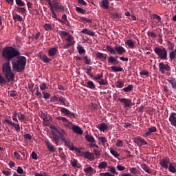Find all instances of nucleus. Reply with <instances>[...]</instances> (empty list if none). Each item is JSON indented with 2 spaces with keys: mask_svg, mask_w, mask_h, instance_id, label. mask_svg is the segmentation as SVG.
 <instances>
[{
  "mask_svg": "<svg viewBox=\"0 0 176 176\" xmlns=\"http://www.w3.org/2000/svg\"><path fill=\"white\" fill-rule=\"evenodd\" d=\"M56 119H57V120H61L64 123H68V122H69L68 120V119H67L65 117L58 116V117L56 118Z\"/></svg>",
  "mask_w": 176,
  "mask_h": 176,
  "instance_id": "nucleus-52",
  "label": "nucleus"
},
{
  "mask_svg": "<svg viewBox=\"0 0 176 176\" xmlns=\"http://www.w3.org/2000/svg\"><path fill=\"white\" fill-rule=\"evenodd\" d=\"M66 42H69V43H74V36L71 34L68 36L67 38H65Z\"/></svg>",
  "mask_w": 176,
  "mask_h": 176,
  "instance_id": "nucleus-54",
  "label": "nucleus"
},
{
  "mask_svg": "<svg viewBox=\"0 0 176 176\" xmlns=\"http://www.w3.org/2000/svg\"><path fill=\"white\" fill-rule=\"evenodd\" d=\"M130 174H133V175H137L138 174V169L135 167H132L129 168Z\"/></svg>",
  "mask_w": 176,
  "mask_h": 176,
  "instance_id": "nucleus-38",
  "label": "nucleus"
},
{
  "mask_svg": "<svg viewBox=\"0 0 176 176\" xmlns=\"http://www.w3.org/2000/svg\"><path fill=\"white\" fill-rule=\"evenodd\" d=\"M83 58L85 60V64L87 65H90V64H91V59L89 58V56H87V55L84 56Z\"/></svg>",
  "mask_w": 176,
  "mask_h": 176,
  "instance_id": "nucleus-45",
  "label": "nucleus"
},
{
  "mask_svg": "<svg viewBox=\"0 0 176 176\" xmlns=\"http://www.w3.org/2000/svg\"><path fill=\"white\" fill-rule=\"evenodd\" d=\"M176 57V53L174 51H172L169 53V58L170 60H174Z\"/></svg>",
  "mask_w": 176,
  "mask_h": 176,
  "instance_id": "nucleus-58",
  "label": "nucleus"
},
{
  "mask_svg": "<svg viewBox=\"0 0 176 176\" xmlns=\"http://www.w3.org/2000/svg\"><path fill=\"white\" fill-rule=\"evenodd\" d=\"M108 63L109 64H114L115 65H118V64H119V60H118V56L116 57L112 56H109L108 58Z\"/></svg>",
  "mask_w": 176,
  "mask_h": 176,
  "instance_id": "nucleus-17",
  "label": "nucleus"
},
{
  "mask_svg": "<svg viewBox=\"0 0 176 176\" xmlns=\"http://www.w3.org/2000/svg\"><path fill=\"white\" fill-rule=\"evenodd\" d=\"M80 32L81 34H85V35H89V36H94L96 35V32L89 30L87 28L83 29Z\"/></svg>",
  "mask_w": 176,
  "mask_h": 176,
  "instance_id": "nucleus-18",
  "label": "nucleus"
},
{
  "mask_svg": "<svg viewBox=\"0 0 176 176\" xmlns=\"http://www.w3.org/2000/svg\"><path fill=\"white\" fill-rule=\"evenodd\" d=\"M140 166L142 168V170L145 171V173H147L148 174H152V170H151V168H149V167L146 166V164H142L140 165Z\"/></svg>",
  "mask_w": 176,
  "mask_h": 176,
  "instance_id": "nucleus-25",
  "label": "nucleus"
},
{
  "mask_svg": "<svg viewBox=\"0 0 176 176\" xmlns=\"http://www.w3.org/2000/svg\"><path fill=\"white\" fill-rule=\"evenodd\" d=\"M16 9V12H18V13H21V14H24V13L27 12V9H25V8L24 7L17 6Z\"/></svg>",
  "mask_w": 176,
  "mask_h": 176,
  "instance_id": "nucleus-27",
  "label": "nucleus"
},
{
  "mask_svg": "<svg viewBox=\"0 0 176 176\" xmlns=\"http://www.w3.org/2000/svg\"><path fill=\"white\" fill-rule=\"evenodd\" d=\"M147 35L148 36H151V38H157V36L156 33L153 32H148Z\"/></svg>",
  "mask_w": 176,
  "mask_h": 176,
  "instance_id": "nucleus-63",
  "label": "nucleus"
},
{
  "mask_svg": "<svg viewBox=\"0 0 176 176\" xmlns=\"http://www.w3.org/2000/svg\"><path fill=\"white\" fill-rule=\"evenodd\" d=\"M70 163L72 167H74V168H80V167H82V166L78 162V160L76 159H74L70 162Z\"/></svg>",
  "mask_w": 176,
  "mask_h": 176,
  "instance_id": "nucleus-21",
  "label": "nucleus"
},
{
  "mask_svg": "<svg viewBox=\"0 0 176 176\" xmlns=\"http://www.w3.org/2000/svg\"><path fill=\"white\" fill-rule=\"evenodd\" d=\"M52 133L54 141H58V140H60V135H61V132L58 131V129L55 128Z\"/></svg>",
  "mask_w": 176,
  "mask_h": 176,
  "instance_id": "nucleus-15",
  "label": "nucleus"
},
{
  "mask_svg": "<svg viewBox=\"0 0 176 176\" xmlns=\"http://www.w3.org/2000/svg\"><path fill=\"white\" fill-rule=\"evenodd\" d=\"M167 46H168V50H170V52H173V50H174L175 44L171 41H167Z\"/></svg>",
  "mask_w": 176,
  "mask_h": 176,
  "instance_id": "nucleus-34",
  "label": "nucleus"
},
{
  "mask_svg": "<svg viewBox=\"0 0 176 176\" xmlns=\"http://www.w3.org/2000/svg\"><path fill=\"white\" fill-rule=\"evenodd\" d=\"M111 69L112 71H113V72H123V69L121 67L111 66Z\"/></svg>",
  "mask_w": 176,
  "mask_h": 176,
  "instance_id": "nucleus-33",
  "label": "nucleus"
},
{
  "mask_svg": "<svg viewBox=\"0 0 176 176\" xmlns=\"http://www.w3.org/2000/svg\"><path fill=\"white\" fill-rule=\"evenodd\" d=\"M76 10L78 13H81V14H85L86 13V10H85L83 8H81L80 7H76Z\"/></svg>",
  "mask_w": 176,
  "mask_h": 176,
  "instance_id": "nucleus-51",
  "label": "nucleus"
},
{
  "mask_svg": "<svg viewBox=\"0 0 176 176\" xmlns=\"http://www.w3.org/2000/svg\"><path fill=\"white\" fill-rule=\"evenodd\" d=\"M98 83H99L100 86H102V85L107 86L108 85V81L104 79H101L100 81H98Z\"/></svg>",
  "mask_w": 176,
  "mask_h": 176,
  "instance_id": "nucleus-53",
  "label": "nucleus"
},
{
  "mask_svg": "<svg viewBox=\"0 0 176 176\" xmlns=\"http://www.w3.org/2000/svg\"><path fill=\"white\" fill-rule=\"evenodd\" d=\"M80 21H82V23H84V24L86 23H93V19H87L85 16H80Z\"/></svg>",
  "mask_w": 176,
  "mask_h": 176,
  "instance_id": "nucleus-29",
  "label": "nucleus"
},
{
  "mask_svg": "<svg viewBox=\"0 0 176 176\" xmlns=\"http://www.w3.org/2000/svg\"><path fill=\"white\" fill-rule=\"evenodd\" d=\"M77 50L78 51L79 54H83V53H85V52H86V50H85L83 46H82L80 45H78Z\"/></svg>",
  "mask_w": 176,
  "mask_h": 176,
  "instance_id": "nucleus-39",
  "label": "nucleus"
},
{
  "mask_svg": "<svg viewBox=\"0 0 176 176\" xmlns=\"http://www.w3.org/2000/svg\"><path fill=\"white\" fill-rule=\"evenodd\" d=\"M126 45L129 46V47H134V42L131 39H129L126 41Z\"/></svg>",
  "mask_w": 176,
  "mask_h": 176,
  "instance_id": "nucleus-49",
  "label": "nucleus"
},
{
  "mask_svg": "<svg viewBox=\"0 0 176 176\" xmlns=\"http://www.w3.org/2000/svg\"><path fill=\"white\" fill-rule=\"evenodd\" d=\"M15 2L16 5L19 7L25 6V3H24V1H23L22 0H15Z\"/></svg>",
  "mask_w": 176,
  "mask_h": 176,
  "instance_id": "nucleus-46",
  "label": "nucleus"
},
{
  "mask_svg": "<svg viewBox=\"0 0 176 176\" xmlns=\"http://www.w3.org/2000/svg\"><path fill=\"white\" fill-rule=\"evenodd\" d=\"M157 131V129L156 126H152L148 129V131L143 134V137H149L151 133H156Z\"/></svg>",
  "mask_w": 176,
  "mask_h": 176,
  "instance_id": "nucleus-14",
  "label": "nucleus"
},
{
  "mask_svg": "<svg viewBox=\"0 0 176 176\" xmlns=\"http://www.w3.org/2000/svg\"><path fill=\"white\" fill-rule=\"evenodd\" d=\"M98 129L100 130V131H105L108 129V126L105 123H101L99 126H98Z\"/></svg>",
  "mask_w": 176,
  "mask_h": 176,
  "instance_id": "nucleus-32",
  "label": "nucleus"
},
{
  "mask_svg": "<svg viewBox=\"0 0 176 176\" xmlns=\"http://www.w3.org/2000/svg\"><path fill=\"white\" fill-rule=\"evenodd\" d=\"M45 144H46L47 148L50 151V152H54V151H56V148L54 147V145L52 144V143H50V142L47 141V142H45Z\"/></svg>",
  "mask_w": 176,
  "mask_h": 176,
  "instance_id": "nucleus-24",
  "label": "nucleus"
},
{
  "mask_svg": "<svg viewBox=\"0 0 176 176\" xmlns=\"http://www.w3.org/2000/svg\"><path fill=\"white\" fill-rule=\"evenodd\" d=\"M116 87H117V89H122V87H124V82H123L122 80L119 79L116 82Z\"/></svg>",
  "mask_w": 176,
  "mask_h": 176,
  "instance_id": "nucleus-28",
  "label": "nucleus"
},
{
  "mask_svg": "<svg viewBox=\"0 0 176 176\" xmlns=\"http://www.w3.org/2000/svg\"><path fill=\"white\" fill-rule=\"evenodd\" d=\"M171 67L168 64H164V63L162 62L159 63V71L161 74H166V71H170Z\"/></svg>",
  "mask_w": 176,
  "mask_h": 176,
  "instance_id": "nucleus-6",
  "label": "nucleus"
},
{
  "mask_svg": "<svg viewBox=\"0 0 176 176\" xmlns=\"http://www.w3.org/2000/svg\"><path fill=\"white\" fill-rule=\"evenodd\" d=\"M52 7L53 10H55V12H57L58 13H63V12L67 10L65 6L61 5V3H58L54 0L52 3Z\"/></svg>",
  "mask_w": 176,
  "mask_h": 176,
  "instance_id": "nucleus-5",
  "label": "nucleus"
},
{
  "mask_svg": "<svg viewBox=\"0 0 176 176\" xmlns=\"http://www.w3.org/2000/svg\"><path fill=\"white\" fill-rule=\"evenodd\" d=\"M16 60H12L11 64L12 65V69H14L16 72H23L25 69V65H27V58L25 56H20Z\"/></svg>",
  "mask_w": 176,
  "mask_h": 176,
  "instance_id": "nucleus-2",
  "label": "nucleus"
},
{
  "mask_svg": "<svg viewBox=\"0 0 176 176\" xmlns=\"http://www.w3.org/2000/svg\"><path fill=\"white\" fill-rule=\"evenodd\" d=\"M133 90H134V85H129L126 87L122 89V91H124V93H131Z\"/></svg>",
  "mask_w": 176,
  "mask_h": 176,
  "instance_id": "nucleus-23",
  "label": "nucleus"
},
{
  "mask_svg": "<svg viewBox=\"0 0 176 176\" xmlns=\"http://www.w3.org/2000/svg\"><path fill=\"white\" fill-rule=\"evenodd\" d=\"M61 113H63L65 116H68V113H69V110L65 107H61L60 109Z\"/></svg>",
  "mask_w": 176,
  "mask_h": 176,
  "instance_id": "nucleus-48",
  "label": "nucleus"
},
{
  "mask_svg": "<svg viewBox=\"0 0 176 176\" xmlns=\"http://www.w3.org/2000/svg\"><path fill=\"white\" fill-rule=\"evenodd\" d=\"M57 52H58L57 48L52 47L48 51V56L50 57H53L54 56H56V54H57Z\"/></svg>",
  "mask_w": 176,
  "mask_h": 176,
  "instance_id": "nucleus-20",
  "label": "nucleus"
},
{
  "mask_svg": "<svg viewBox=\"0 0 176 176\" xmlns=\"http://www.w3.org/2000/svg\"><path fill=\"white\" fill-rule=\"evenodd\" d=\"M43 28H44V30H45V31L52 30V24H50V23H45L43 25Z\"/></svg>",
  "mask_w": 176,
  "mask_h": 176,
  "instance_id": "nucleus-43",
  "label": "nucleus"
},
{
  "mask_svg": "<svg viewBox=\"0 0 176 176\" xmlns=\"http://www.w3.org/2000/svg\"><path fill=\"white\" fill-rule=\"evenodd\" d=\"M13 20L15 21H19L21 22L23 21V16L16 14L15 15H13Z\"/></svg>",
  "mask_w": 176,
  "mask_h": 176,
  "instance_id": "nucleus-36",
  "label": "nucleus"
},
{
  "mask_svg": "<svg viewBox=\"0 0 176 176\" xmlns=\"http://www.w3.org/2000/svg\"><path fill=\"white\" fill-rule=\"evenodd\" d=\"M168 170L170 173H175L176 171L175 167L171 163L169 164Z\"/></svg>",
  "mask_w": 176,
  "mask_h": 176,
  "instance_id": "nucleus-55",
  "label": "nucleus"
},
{
  "mask_svg": "<svg viewBox=\"0 0 176 176\" xmlns=\"http://www.w3.org/2000/svg\"><path fill=\"white\" fill-rule=\"evenodd\" d=\"M154 53H155L160 60H167L168 52L166 47H155L154 48Z\"/></svg>",
  "mask_w": 176,
  "mask_h": 176,
  "instance_id": "nucleus-4",
  "label": "nucleus"
},
{
  "mask_svg": "<svg viewBox=\"0 0 176 176\" xmlns=\"http://www.w3.org/2000/svg\"><path fill=\"white\" fill-rule=\"evenodd\" d=\"M102 6L104 9H109V1L108 0H102Z\"/></svg>",
  "mask_w": 176,
  "mask_h": 176,
  "instance_id": "nucleus-35",
  "label": "nucleus"
},
{
  "mask_svg": "<svg viewBox=\"0 0 176 176\" xmlns=\"http://www.w3.org/2000/svg\"><path fill=\"white\" fill-rule=\"evenodd\" d=\"M38 56L43 63H45V64H48V63L52 61V59L49 58L46 54L42 52H39Z\"/></svg>",
  "mask_w": 176,
  "mask_h": 176,
  "instance_id": "nucleus-8",
  "label": "nucleus"
},
{
  "mask_svg": "<svg viewBox=\"0 0 176 176\" xmlns=\"http://www.w3.org/2000/svg\"><path fill=\"white\" fill-rule=\"evenodd\" d=\"M8 94H10V97H16L17 96V91L15 90H12L8 91Z\"/></svg>",
  "mask_w": 176,
  "mask_h": 176,
  "instance_id": "nucleus-60",
  "label": "nucleus"
},
{
  "mask_svg": "<svg viewBox=\"0 0 176 176\" xmlns=\"http://www.w3.org/2000/svg\"><path fill=\"white\" fill-rule=\"evenodd\" d=\"M91 69H93V67L91 66H87V68L85 69L87 75H89L90 78H94V75L93 74L90 73L91 72Z\"/></svg>",
  "mask_w": 176,
  "mask_h": 176,
  "instance_id": "nucleus-31",
  "label": "nucleus"
},
{
  "mask_svg": "<svg viewBox=\"0 0 176 176\" xmlns=\"http://www.w3.org/2000/svg\"><path fill=\"white\" fill-rule=\"evenodd\" d=\"M110 153L111 155H113V156H114V157H119V156H120V154L113 149L110 150Z\"/></svg>",
  "mask_w": 176,
  "mask_h": 176,
  "instance_id": "nucleus-50",
  "label": "nucleus"
},
{
  "mask_svg": "<svg viewBox=\"0 0 176 176\" xmlns=\"http://www.w3.org/2000/svg\"><path fill=\"white\" fill-rule=\"evenodd\" d=\"M87 87H88V89H91V90H95L96 85L94 84V82H93V81H88L87 82Z\"/></svg>",
  "mask_w": 176,
  "mask_h": 176,
  "instance_id": "nucleus-30",
  "label": "nucleus"
},
{
  "mask_svg": "<svg viewBox=\"0 0 176 176\" xmlns=\"http://www.w3.org/2000/svg\"><path fill=\"white\" fill-rule=\"evenodd\" d=\"M48 5L50 6V12L52 13V17H53V19H57V14H56L54 10H53V7L52 6V4H48Z\"/></svg>",
  "mask_w": 176,
  "mask_h": 176,
  "instance_id": "nucleus-42",
  "label": "nucleus"
},
{
  "mask_svg": "<svg viewBox=\"0 0 176 176\" xmlns=\"http://www.w3.org/2000/svg\"><path fill=\"white\" fill-rule=\"evenodd\" d=\"M94 169L91 166H89L87 168L84 169V172L86 174H90V173H94Z\"/></svg>",
  "mask_w": 176,
  "mask_h": 176,
  "instance_id": "nucleus-44",
  "label": "nucleus"
},
{
  "mask_svg": "<svg viewBox=\"0 0 176 176\" xmlns=\"http://www.w3.org/2000/svg\"><path fill=\"white\" fill-rule=\"evenodd\" d=\"M85 138L88 142H96V139L91 135H85Z\"/></svg>",
  "mask_w": 176,
  "mask_h": 176,
  "instance_id": "nucleus-26",
  "label": "nucleus"
},
{
  "mask_svg": "<svg viewBox=\"0 0 176 176\" xmlns=\"http://www.w3.org/2000/svg\"><path fill=\"white\" fill-rule=\"evenodd\" d=\"M58 101L60 102H62L63 103V105H65V102L67 101V99H65L64 97L63 96H60L58 98Z\"/></svg>",
  "mask_w": 176,
  "mask_h": 176,
  "instance_id": "nucleus-62",
  "label": "nucleus"
},
{
  "mask_svg": "<svg viewBox=\"0 0 176 176\" xmlns=\"http://www.w3.org/2000/svg\"><path fill=\"white\" fill-rule=\"evenodd\" d=\"M123 142L120 140H118L117 142L116 143V146H117V148H119L120 146H123Z\"/></svg>",
  "mask_w": 176,
  "mask_h": 176,
  "instance_id": "nucleus-61",
  "label": "nucleus"
},
{
  "mask_svg": "<svg viewBox=\"0 0 176 176\" xmlns=\"http://www.w3.org/2000/svg\"><path fill=\"white\" fill-rule=\"evenodd\" d=\"M58 35L60 36V38H65V36H68L69 35V33L66 32V31H59L58 32Z\"/></svg>",
  "mask_w": 176,
  "mask_h": 176,
  "instance_id": "nucleus-37",
  "label": "nucleus"
},
{
  "mask_svg": "<svg viewBox=\"0 0 176 176\" xmlns=\"http://www.w3.org/2000/svg\"><path fill=\"white\" fill-rule=\"evenodd\" d=\"M20 54V51L12 46L6 47L2 50L1 56L3 58H5L6 60V62L3 64L2 71L6 79H7L8 82H13V80H14V74L12 72L10 61H12L13 58H19Z\"/></svg>",
  "mask_w": 176,
  "mask_h": 176,
  "instance_id": "nucleus-1",
  "label": "nucleus"
},
{
  "mask_svg": "<svg viewBox=\"0 0 176 176\" xmlns=\"http://www.w3.org/2000/svg\"><path fill=\"white\" fill-rule=\"evenodd\" d=\"M82 155L85 159H87L88 160H94V154L93 153H90L89 151H82Z\"/></svg>",
  "mask_w": 176,
  "mask_h": 176,
  "instance_id": "nucleus-10",
  "label": "nucleus"
},
{
  "mask_svg": "<svg viewBox=\"0 0 176 176\" xmlns=\"http://www.w3.org/2000/svg\"><path fill=\"white\" fill-rule=\"evenodd\" d=\"M43 124L44 126H49L50 122H52V116L50 115H44L43 117Z\"/></svg>",
  "mask_w": 176,
  "mask_h": 176,
  "instance_id": "nucleus-12",
  "label": "nucleus"
},
{
  "mask_svg": "<svg viewBox=\"0 0 176 176\" xmlns=\"http://www.w3.org/2000/svg\"><path fill=\"white\" fill-rule=\"evenodd\" d=\"M118 100L120 101L122 104H124V108H131V107H133L131 100L129 98H118Z\"/></svg>",
  "mask_w": 176,
  "mask_h": 176,
  "instance_id": "nucleus-7",
  "label": "nucleus"
},
{
  "mask_svg": "<svg viewBox=\"0 0 176 176\" xmlns=\"http://www.w3.org/2000/svg\"><path fill=\"white\" fill-rule=\"evenodd\" d=\"M112 19H121L122 16L118 13H113L111 14Z\"/></svg>",
  "mask_w": 176,
  "mask_h": 176,
  "instance_id": "nucleus-64",
  "label": "nucleus"
},
{
  "mask_svg": "<svg viewBox=\"0 0 176 176\" xmlns=\"http://www.w3.org/2000/svg\"><path fill=\"white\" fill-rule=\"evenodd\" d=\"M96 58H98L101 61H105V60H107V54L97 52L96 53Z\"/></svg>",
  "mask_w": 176,
  "mask_h": 176,
  "instance_id": "nucleus-19",
  "label": "nucleus"
},
{
  "mask_svg": "<svg viewBox=\"0 0 176 176\" xmlns=\"http://www.w3.org/2000/svg\"><path fill=\"white\" fill-rule=\"evenodd\" d=\"M170 164V159L166 158V159H162L160 162V164L161 167H163V168H168V164Z\"/></svg>",
  "mask_w": 176,
  "mask_h": 176,
  "instance_id": "nucleus-11",
  "label": "nucleus"
},
{
  "mask_svg": "<svg viewBox=\"0 0 176 176\" xmlns=\"http://www.w3.org/2000/svg\"><path fill=\"white\" fill-rule=\"evenodd\" d=\"M72 129L73 130L74 133L78 134V135H82V134H83V130H82V128L78 125H73Z\"/></svg>",
  "mask_w": 176,
  "mask_h": 176,
  "instance_id": "nucleus-13",
  "label": "nucleus"
},
{
  "mask_svg": "<svg viewBox=\"0 0 176 176\" xmlns=\"http://www.w3.org/2000/svg\"><path fill=\"white\" fill-rule=\"evenodd\" d=\"M4 122H6V123H8V124L12 127H14L16 131H20V124H16L9 119H6Z\"/></svg>",
  "mask_w": 176,
  "mask_h": 176,
  "instance_id": "nucleus-9",
  "label": "nucleus"
},
{
  "mask_svg": "<svg viewBox=\"0 0 176 176\" xmlns=\"http://www.w3.org/2000/svg\"><path fill=\"white\" fill-rule=\"evenodd\" d=\"M74 45H75V41H74V43H68L67 44H65L63 48V49H69V47H71V46H74Z\"/></svg>",
  "mask_w": 176,
  "mask_h": 176,
  "instance_id": "nucleus-56",
  "label": "nucleus"
},
{
  "mask_svg": "<svg viewBox=\"0 0 176 176\" xmlns=\"http://www.w3.org/2000/svg\"><path fill=\"white\" fill-rule=\"evenodd\" d=\"M102 78H104V73L101 72L100 74H98L94 78H92V79H94V80H100V79H102Z\"/></svg>",
  "mask_w": 176,
  "mask_h": 176,
  "instance_id": "nucleus-41",
  "label": "nucleus"
},
{
  "mask_svg": "<svg viewBox=\"0 0 176 176\" xmlns=\"http://www.w3.org/2000/svg\"><path fill=\"white\" fill-rule=\"evenodd\" d=\"M106 49L110 54H116L117 53L119 56H122L124 53H126V49L120 45L116 46L114 49L111 45H107Z\"/></svg>",
  "mask_w": 176,
  "mask_h": 176,
  "instance_id": "nucleus-3",
  "label": "nucleus"
},
{
  "mask_svg": "<svg viewBox=\"0 0 176 176\" xmlns=\"http://www.w3.org/2000/svg\"><path fill=\"white\" fill-rule=\"evenodd\" d=\"M133 142L137 144L138 146H141V138H134Z\"/></svg>",
  "mask_w": 176,
  "mask_h": 176,
  "instance_id": "nucleus-47",
  "label": "nucleus"
},
{
  "mask_svg": "<svg viewBox=\"0 0 176 176\" xmlns=\"http://www.w3.org/2000/svg\"><path fill=\"white\" fill-rule=\"evenodd\" d=\"M140 76H148L149 75V72L146 71V70H142L140 72Z\"/></svg>",
  "mask_w": 176,
  "mask_h": 176,
  "instance_id": "nucleus-57",
  "label": "nucleus"
},
{
  "mask_svg": "<svg viewBox=\"0 0 176 176\" xmlns=\"http://www.w3.org/2000/svg\"><path fill=\"white\" fill-rule=\"evenodd\" d=\"M106 167H108V163H107V162H102L99 164V165L98 166V168H105Z\"/></svg>",
  "mask_w": 176,
  "mask_h": 176,
  "instance_id": "nucleus-40",
  "label": "nucleus"
},
{
  "mask_svg": "<svg viewBox=\"0 0 176 176\" xmlns=\"http://www.w3.org/2000/svg\"><path fill=\"white\" fill-rule=\"evenodd\" d=\"M167 81L171 85L173 89H176V79L173 77H169Z\"/></svg>",
  "mask_w": 176,
  "mask_h": 176,
  "instance_id": "nucleus-22",
  "label": "nucleus"
},
{
  "mask_svg": "<svg viewBox=\"0 0 176 176\" xmlns=\"http://www.w3.org/2000/svg\"><path fill=\"white\" fill-rule=\"evenodd\" d=\"M169 122H170V124L176 127V113H171L169 116Z\"/></svg>",
  "mask_w": 176,
  "mask_h": 176,
  "instance_id": "nucleus-16",
  "label": "nucleus"
},
{
  "mask_svg": "<svg viewBox=\"0 0 176 176\" xmlns=\"http://www.w3.org/2000/svg\"><path fill=\"white\" fill-rule=\"evenodd\" d=\"M42 94H43V98H45V100H49V98H50V94L48 92L43 91Z\"/></svg>",
  "mask_w": 176,
  "mask_h": 176,
  "instance_id": "nucleus-59",
  "label": "nucleus"
}]
</instances>
